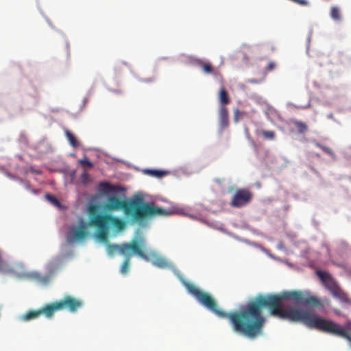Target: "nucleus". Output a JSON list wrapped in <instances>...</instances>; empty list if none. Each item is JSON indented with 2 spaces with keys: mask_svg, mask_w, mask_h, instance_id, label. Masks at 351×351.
I'll return each instance as SVG.
<instances>
[{
  "mask_svg": "<svg viewBox=\"0 0 351 351\" xmlns=\"http://www.w3.org/2000/svg\"><path fill=\"white\" fill-rule=\"evenodd\" d=\"M243 114H244V112L240 111L239 109L234 110V121L238 122L241 119H242Z\"/></svg>",
  "mask_w": 351,
  "mask_h": 351,
  "instance_id": "5701e85b",
  "label": "nucleus"
},
{
  "mask_svg": "<svg viewBox=\"0 0 351 351\" xmlns=\"http://www.w3.org/2000/svg\"><path fill=\"white\" fill-rule=\"evenodd\" d=\"M252 197L253 194L249 189H237L232 197L230 205L234 208L245 206L251 202Z\"/></svg>",
  "mask_w": 351,
  "mask_h": 351,
  "instance_id": "0eeeda50",
  "label": "nucleus"
},
{
  "mask_svg": "<svg viewBox=\"0 0 351 351\" xmlns=\"http://www.w3.org/2000/svg\"><path fill=\"white\" fill-rule=\"evenodd\" d=\"M330 16L335 21H339L341 20V12L339 8L333 6L330 9Z\"/></svg>",
  "mask_w": 351,
  "mask_h": 351,
  "instance_id": "6ab92c4d",
  "label": "nucleus"
},
{
  "mask_svg": "<svg viewBox=\"0 0 351 351\" xmlns=\"http://www.w3.org/2000/svg\"><path fill=\"white\" fill-rule=\"evenodd\" d=\"M292 123L295 126V128L299 133H301V134L304 133L308 130V127H307L306 124L304 122L299 121L297 120H293Z\"/></svg>",
  "mask_w": 351,
  "mask_h": 351,
  "instance_id": "f3484780",
  "label": "nucleus"
},
{
  "mask_svg": "<svg viewBox=\"0 0 351 351\" xmlns=\"http://www.w3.org/2000/svg\"><path fill=\"white\" fill-rule=\"evenodd\" d=\"M145 173L149 176L156 178H162L168 174V171L157 169H145Z\"/></svg>",
  "mask_w": 351,
  "mask_h": 351,
  "instance_id": "2eb2a0df",
  "label": "nucleus"
},
{
  "mask_svg": "<svg viewBox=\"0 0 351 351\" xmlns=\"http://www.w3.org/2000/svg\"><path fill=\"white\" fill-rule=\"evenodd\" d=\"M317 274L322 281L324 287L330 292L333 297L338 298L343 302H349L348 294L340 289L329 274L322 271H317Z\"/></svg>",
  "mask_w": 351,
  "mask_h": 351,
  "instance_id": "423d86ee",
  "label": "nucleus"
},
{
  "mask_svg": "<svg viewBox=\"0 0 351 351\" xmlns=\"http://www.w3.org/2000/svg\"><path fill=\"white\" fill-rule=\"evenodd\" d=\"M219 121H220L221 127L222 128H226L229 124L228 108L225 106H221L219 108Z\"/></svg>",
  "mask_w": 351,
  "mask_h": 351,
  "instance_id": "9b49d317",
  "label": "nucleus"
},
{
  "mask_svg": "<svg viewBox=\"0 0 351 351\" xmlns=\"http://www.w3.org/2000/svg\"><path fill=\"white\" fill-rule=\"evenodd\" d=\"M197 63L202 68L204 73L208 74H213L215 73L214 69L210 62H206L201 60H198Z\"/></svg>",
  "mask_w": 351,
  "mask_h": 351,
  "instance_id": "f8f14e48",
  "label": "nucleus"
},
{
  "mask_svg": "<svg viewBox=\"0 0 351 351\" xmlns=\"http://www.w3.org/2000/svg\"><path fill=\"white\" fill-rule=\"evenodd\" d=\"M317 147L322 149L325 153L328 154L330 156H333L335 155L334 152L328 147H326L320 144H317Z\"/></svg>",
  "mask_w": 351,
  "mask_h": 351,
  "instance_id": "b1692460",
  "label": "nucleus"
},
{
  "mask_svg": "<svg viewBox=\"0 0 351 351\" xmlns=\"http://www.w3.org/2000/svg\"><path fill=\"white\" fill-rule=\"evenodd\" d=\"M133 254H134V252H130L128 255H124L125 258L123 263H122L121 267V272L123 274H126L128 272L130 267V260Z\"/></svg>",
  "mask_w": 351,
  "mask_h": 351,
  "instance_id": "dca6fc26",
  "label": "nucleus"
},
{
  "mask_svg": "<svg viewBox=\"0 0 351 351\" xmlns=\"http://www.w3.org/2000/svg\"><path fill=\"white\" fill-rule=\"evenodd\" d=\"M82 305L83 302L82 300L71 295H66L60 301L45 305V317H51L55 312L62 310L75 313Z\"/></svg>",
  "mask_w": 351,
  "mask_h": 351,
  "instance_id": "20e7f679",
  "label": "nucleus"
},
{
  "mask_svg": "<svg viewBox=\"0 0 351 351\" xmlns=\"http://www.w3.org/2000/svg\"><path fill=\"white\" fill-rule=\"evenodd\" d=\"M103 186H104V191H106L112 192L114 191V187L108 183H104Z\"/></svg>",
  "mask_w": 351,
  "mask_h": 351,
  "instance_id": "393cba45",
  "label": "nucleus"
},
{
  "mask_svg": "<svg viewBox=\"0 0 351 351\" xmlns=\"http://www.w3.org/2000/svg\"><path fill=\"white\" fill-rule=\"evenodd\" d=\"M99 217L104 222V223L109 227L113 226L118 230H123L125 227V222L117 217L110 215H100Z\"/></svg>",
  "mask_w": 351,
  "mask_h": 351,
  "instance_id": "6e6552de",
  "label": "nucleus"
},
{
  "mask_svg": "<svg viewBox=\"0 0 351 351\" xmlns=\"http://www.w3.org/2000/svg\"><path fill=\"white\" fill-rule=\"evenodd\" d=\"M263 136L267 140H274L275 138V132L274 131L263 130L261 132Z\"/></svg>",
  "mask_w": 351,
  "mask_h": 351,
  "instance_id": "aec40b11",
  "label": "nucleus"
},
{
  "mask_svg": "<svg viewBox=\"0 0 351 351\" xmlns=\"http://www.w3.org/2000/svg\"><path fill=\"white\" fill-rule=\"evenodd\" d=\"M106 213L123 210L132 221L141 222L147 218L155 216H169L174 213L173 209H164L156 206L154 203H143L141 201H128L117 195L107 197L101 206Z\"/></svg>",
  "mask_w": 351,
  "mask_h": 351,
  "instance_id": "f03ea898",
  "label": "nucleus"
},
{
  "mask_svg": "<svg viewBox=\"0 0 351 351\" xmlns=\"http://www.w3.org/2000/svg\"><path fill=\"white\" fill-rule=\"evenodd\" d=\"M71 233L73 239L76 241H82L84 239L88 234L86 224L82 223L79 227L73 228Z\"/></svg>",
  "mask_w": 351,
  "mask_h": 351,
  "instance_id": "1a4fd4ad",
  "label": "nucleus"
},
{
  "mask_svg": "<svg viewBox=\"0 0 351 351\" xmlns=\"http://www.w3.org/2000/svg\"><path fill=\"white\" fill-rule=\"evenodd\" d=\"M45 198L49 201L53 205L60 207V202L53 195H51L49 194L45 195Z\"/></svg>",
  "mask_w": 351,
  "mask_h": 351,
  "instance_id": "412c9836",
  "label": "nucleus"
},
{
  "mask_svg": "<svg viewBox=\"0 0 351 351\" xmlns=\"http://www.w3.org/2000/svg\"><path fill=\"white\" fill-rule=\"evenodd\" d=\"M276 66V64L274 62H269L266 68L267 71H272Z\"/></svg>",
  "mask_w": 351,
  "mask_h": 351,
  "instance_id": "a878e982",
  "label": "nucleus"
},
{
  "mask_svg": "<svg viewBox=\"0 0 351 351\" xmlns=\"http://www.w3.org/2000/svg\"><path fill=\"white\" fill-rule=\"evenodd\" d=\"M44 314V307H41L38 310H32L21 316V319L25 322L37 319Z\"/></svg>",
  "mask_w": 351,
  "mask_h": 351,
  "instance_id": "9d476101",
  "label": "nucleus"
},
{
  "mask_svg": "<svg viewBox=\"0 0 351 351\" xmlns=\"http://www.w3.org/2000/svg\"><path fill=\"white\" fill-rule=\"evenodd\" d=\"M286 299L295 303L322 306L319 300L308 291H291L279 294H259L241 310L225 312V318L229 319L234 332L254 338L262 334L266 321L262 310L266 307L274 317L293 322H302L310 328L338 335L351 342V335L346 330L332 320L318 316L313 311L294 307L283 308L282 303Z\"/></svg>",
  "mask_w": 351,
  "mask_h": 351,
  "instance_id": "f257e3e1",
  "label": "nucleus"
},
{
  "mask_svg": "<svg viewBox=\"0 0 351 351\" xmlns=\"http://www.w3.org/2000/svg\"><path fill=\"white\" fill-rule=\"evenodd\" d=\"M88 173H87L86 172L83 173H82V178L83 179H86V178H88Z\"/></svg>",
  "mask_w": 351,
  "mask_h": 351,
  "instance_id": "bb28decb",
  "label": "nucleus"
},
{
  "mask_svg": "<svg viewBox=\"0 0 351 351\" xmlns=\"http://www.w3.org/2000/svg\"><path fill=\"white\" fill-rule=\"evenodd\" d=\"M79 162L83 167H87L88 168H91L93 167V163L92 162H90L86 157L79 160Z\"/></svg>",
  "mask_w": 351,
  "mask_h": 351,
  "instance_id": "4be33fe9",
  "label": "nucleus"
},
{
  "mask_svg": "<svg viewBox=\"0 0 351 351\" xmlns=\"http://www.w3.org/2000/svg\"><path fill=\"white\" fill-rule=\"evenodd\" d=\"M100 206L91 204L88 206L89 224L97 228V237L103 242H108V227L99 217Z\"/></svg>",
  "mask_w": 351,
  "mask_h": 351,
  "instance_id": "39448f33",
  "label": "nucleus"
},
{
  "mask_svg": "<svg viewBox=\"0 0 351 351\" xmlns=\"http://www.w3.org/2000/svg\"><path fill=\"white\" fill-rule=\"evenodd\" d=\"M219 100L220 104L223 105L228 104L230 102V99L228 96V93L224 87L221 88L219 93Z\"/></svg>",
  "mask_w": 351,
  "mask_h": 351,
  "instance_id": "ddd939ff",
  "label": "nucleus"
},
{
  "mask_svg": "<svg viewBox=\"0 0 351 351\" xmlns=\"http://www.w3.org/2000/svg\"><path fill=\"white\" fill-rule=\"evenodd\" d=\"M145 82H152V80L151 79H148V80H145Z\"/></svg>",
  "mask_w": 351,
  "mask_h": 351,
  "instance_id": "cd10ccee",
  "label": "nucleus"
},
{
  "mask_svg": "<svg viewBox=\"0 0 351 351\" xmlns=\"http://www.w3.org/2000/svg\"><path fill=\"white\" fill-rule=\"evenodd\" d=\"M152 264L159 268H165L168 266V262L162 257H157L153 261Z\"/></svg>",
  "mask_w": 351,
  "mask_h": 351,
  "instance_id": "a211bd4d",
  "label": "nucleus"
},
{
  "mask_svg": "<svg viewBox=\"0 0 351 351\" xmlns=\"http://www.w3.org/2000/svg\"><path fill=\"white\" fill-rule=\"evenodd\" d=\"M145 246V239L140 237L138 239H133L130 243H124L120 245L109 243L107 245V252L111 256L117 253L124 256L128 255L130 252H134L143 259L148 261L149 257L143 250Z\"/></svg>",
  "mask_w": 351,
  "mask_h": 351,
  "instance_id": "7ed1b4c3",
  "label": "nucleus"
},
{
  "mask_svg": "<svg viewBox=\"0 0 351 351\" xmlns=\"http://www.w3.org/2000/svg\"><path fill=\"white\" fill-rule=\"evenodd\" d=\"M64 134H65V136H66L67 140L69 141L70 145L73 147L76 148L80 145V143H79L78 141L77 140L76 137L71 131H69L67 129H65Z\"/></svg>",
  "mask_w": 351,
  "mask_h": 351,
  "instance_id": "4468645a",
  "label": "nucleus"
}]
</instances>
